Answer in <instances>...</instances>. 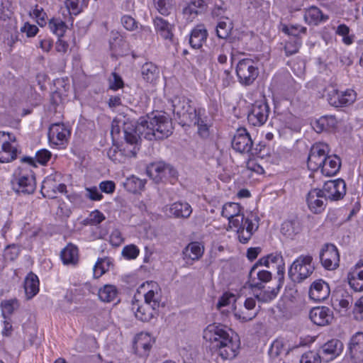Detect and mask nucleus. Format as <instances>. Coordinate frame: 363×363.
Wrapping results in <instances>:
<instances>
[{
    "instance_id": "obj_44",
    "label": "nucleus",
    "mask_w": 363,
    "mask_h": 363,
    "mask_svg": "<svg viewBox=\"0 0 363 363\" xmlns=\"http://www.w3.org/2000/svg\"><path fill=\"white\" fill-rule=\"evenodd\" d=\"M1 306L4 318H7L6 315H10L17 310L19 307V303L16 299H11L1 302Z\"/></svg>"
},
{
    "instance_id": "obj_10",
    "label": "nucleus",
    "mask_w": 363,
    "mask_h": 363,
    "mask_svg": "<svg viewBox=\"0 0 363 363\" xmlns=\"http://www.w3.org/2000/svg\"><path fill=\"white\" fill-rule=\"evenodd\" d=\"M240 348V341L239 338L231 337L227 341L219 343L217 348L212 351L216 352L223 359H233L237 357Z\"/></svg>"
},
{
    "instance_id": "obj_3",
    "label": "nucleus",
    "mask_w": 363,
    "mask_h": 363,
    "mask_svg": "<svg viewBox=\"0 0 363 363\" xmlns=\"http://www.w3.org/2000/svg\"><path fill=\"white\" fill-rule=\"evenodd\" d=\"M311 255H301L291 264L289 269V277L294 282L300 283L309 277L315 268L312 264Z\"/></svg>"
},
{
    "instance_id": "obj_28",
    "label": "nucleus",
    "mask_w": 363,
    "mask_h": 363,
    "mask_svg": "<svg viewBox=\"0 0 363 363\" xmlns=\"http://www.w3.org/2000/svg\"><path fill=\"white\" fill-rule=\"evenodd\" d=\"M61 259L64 264L74 265L78 262V249L72 244H69L61 252Z\"/></svg>"
},
{
    "instance_id": "obj_52",
    "label": "nucleus",
    "mask_w": 363,
    "mask_h": 363,
    "mask_svg": "<svg viewBox=\"0 0 363 363\" xmlns=\"http://www.w3.org/2000/svg\"><path fill=\"white\" fill-rule=\"evenodd\" d=\"M122 254L128 259H135L139 254V250L134 245H127L123 248Z\"/></svg>"
},
{
    "instance_id": "obj_40",
    "label": "nucleus",
    "mask_w": 363,
    "mask_h": 363,
    "mask_svg": "<svg viewBox=\"0 0 363 363\" xmlns=\"http://www.w3.org/2000/svg\"><path fill=\"white\" fill-rule=\"evenodd\" d=\"M282 281H279V284L276 288H272L271 290L261 291L256 295V298L259 301L264 303L272 301L277 296Z\"/></svg>"
},
{
    "instance_id": "obj_6",
    "label": "nucleus",
    "mask_w": 363,
    "mask_h": 363,
    "mask_svg": "<svg viewBox=\"0 0 363 363\" xmlns=\"http://www.w3.org/2000/svg\"><path fill=\"white\" fill-rule=\"evenodd\" d=\"M329 153V147L326 143H318L312 146L308 157L307 165L311 171L320 169Z\"/></svg>"
},
{
    "instance_id": "obj_59",
    "label": "nucleus",
    "mask_w": 363,
    "mask_h": 363,
    "mask_svg": "<svg viewBox=\"0 0 363 363\" xmlns=\"http://www.w3.org/2000/svg\"><path fill=\"white\" fill-rule=\"evenodd\" d=\"M234 315L235 318L242 322H247L252 320L255 316L256 313H248L245 311H235Z\"/></svg>"
},
{
    "instance_id": "obj_35",
    "label": "nucleus",
    "mask_w": 363,
    "mask_h": 363,
    "mask_svg": "<svg viewBox=\"0 0 363 363\" xmlns=\"http://www.w3.org/2000/svg\"><path fill=\"white\" fill-rule=\"evenodd\" d=\"M268 261L269 263V268L273 267V264H277L279 281H283L284 275V262L282 256L277 253L270 254L268 255Z\"/></svg>"
},
{
    "instance_id": "obj_61",
    "label": "nucleus",
    "mask_w": 363,
    "mask_h": 363,
    "mask_svg": "<svg viewBox=\"0 0 363 363\" xmlns=\"http://www.w3.org/2000/svg\"><path fill=\"white\" fill-rule=\"evenodd\" d=\"M196 125L198 126V133L202 138H206L208 136V128L199 116H198V123H196Z\"/></svg>"
},
{
    "instance_id": "obj_34",
    "label": "nucleus",
    "mask_w": 363,
    "mask_h": 363,
    "mask_svg": "<svg viewBox=\"0 0 363 363\" xmlns=\"http://www.w3.org/2000/svg\"><path fill=\"white\" fill-rule=\"evenodd\" d=\"M141 74L146 82H152L157 77L158 68L152 62H146L142 66Z\"/></svg>"
},
{
    "instance_id": "obj_48",
    "label": "nucleus",
    "mask_w": 363,
    "mask_h": 363,
    "mask_svg": "<svg viewBox=\"0 0 363 363\" xmlns=\"http://www.w3.org/2000/svg\"><path fill=\"white\" fill-rule=\"evenodd\" d=\"M172 0H154L155 5L158 11L164 16L168 15L172 9Z\"/></svg>"
},
{
    "instance_id": "obj_43",
    "label": "nucleus",
    "mask_w": 363,
    "mask_h": 363,
    "mask_svg": "<svg viewBox=\"0 0 363 363\" xmlns=\"http://www.w3.org/2000/svg\"><path fill=\"white\" fill-rule=\"evenodd\" d=\"M111 262L108 258L99 259L94 267V277L99 278L108 270Z\"/></svg>"
},
{
    "instance_id": "obj_33",
    "label": "nucleus",
    "mask_w": 363,
    "mask_h": 363,
    "mask_svg": "<svg viewBox=\"0 0 363 363\" xmlns=\"http://www.w3.org/2000/svg\"><path fill=\"white\" fill-rule=\"evenodd\" d=\"M206 4L204 0H192L190 4L184 9L183 13L194 18L199 13L205 10Z\"/></svg>"
},
{
    "instance_id": "obj_46",
    "label": "nucleus",
    "mask_w": 363,
    "mask_h": 363,
    "mask_svg": "<svg viewBox=\"0 0 363 363\" xmlns=\"http://www.w3.org/2000/svg\"><path fill=\"white\" fill-rule=\"evenodd\" d=\"M65 5L70 13L77 15L86 5V0H66Z\"/></svg>"
},
{
    "instance_id": "obj_27",
    "label": "nucleus",
    "mask_w": 363,
    "mask_h": 363,
    "mask_svg": "<svg viewBox=\"0 0 363 363\" xmlns=\"http://www.w3.org/2000/svg\"><path fill=\"white\" fill-rule=\"evenodd\" d=\"M2 136L5 135V133H0ZM18 150L11 145L9 142H4L1 145V150L0 151V162H10L14 160L17 157Z\"/></svg>"
},
{
    "instance_id": "obj_49",
    "label": "nucleus",
    "mask_w": 363,
    "mask_h": 363,
    "mask_svg": "<svg viewBox=\"0 0 363 363\" xmlns=\"http://www.w3.org/2000/svg\"><path fill=\"white\" fill-rule=\"evenodd\" d=\"M300 363H321L320 354L313 351H308L302 355Z\"/></svg>"
},
{
    "instance_id": "obj_19",
    "label": "nucleus",
    "mask_w": 363,
    "mask_h": 363,
    "mask_svg": "<svg viewBox=\"0 0 363 363\" xmlns=\"http://www.w3.org/2000/svg\"><path fill=\"white\" fill-rule=\"evenodd\" d=\"M350 286L355 291H363V262H358L348 273Z\"/></svg>"
},
{
    "instance_id": "obj_17",
    "label": "nucleus",
    "mask_w": 363,
    "mask_h": 363,
    "mask_svg": "<svg viewBox=\"0 0 363 363\" xmlns=\"http://www.w3.org/2000/svg\"><path fill=\"white\" fill-rule=\"evenodd\" d=\"M330 294L328 283L318 279L312 283L309 289V296L315 301H323L327 299Z\"/></svg>"
},
{
    "instance_id": "obj_7",
    "label": "nucleus",
    "mask_w": 363,
    "mask_h": 363,
    "mask_svg": "<svg viewBox=\"0 0 363 363\" xmlns=\"http://www.w3.org/2000/svg\"><path fill=\"white\" fill-rule=\"evenodd\" d=\"M146 172L155 183H160L167 177L175 178L177 176V171L170 164L163 162L150 164L147 166Z\"/></svg>"
},
{
    "instance_id": "obj_9",
    "label": "nucleus",
    "mask_w": 363,
    "mask_h": 363,
    "mask_svg": "<svg viewBox=\"0 0 363 363\" xmlns=\"http://www.w3.org/2000/svg\"><path fill=\"white\" fill-rule=\"evenodd\" d=\"M322 265L328 270L335 269L339 266L340 256L337 247L330 243L325 244L320 252Z\"/></svg>"
},
{
    "instance_id": "obj_15",
    "label": "nucleus",
    "mask_w": 363,
    "mask_h": 363,
    "mask_svg": "<svg viewBox=\"0 0 363 363\" xmlns=\"http://www.w3.org/2000/svg\"><path fill=\"white\" fill-rule=\"evenodd\" d=\"M309 209L314 213H320L325 209L327 199L319 189L310 191L306 198Z\"/></svg>"
},
{
    "instance_id": "obj_62",
    "label": "nucleus",
    "mask_w": 363,
    "mask_h": 363,
    "mask_svg": "<svg viewBox=\"0 0 363 363\" xmlns=\"http://www.w3.org/2000/svg\"><path fill=\"white\" fill-rule=\"evenodd\" d=\"M99 188L104 193L112 194L115 190L116 185L112 181H104L100 183Z\"/></svg>"
},
{
    "instance_id": "obj_23",
    "label": "nucleus",
    "mask_w": 363,
    "mask_h": 363,
    "mask_svg": "<svg viewBox=\"0 0 363 363\" xmlns=\"http://www.w3.org/2000/svg\"><path fill=\"white\" fill-rule=\"evenodd\" d=\"M341 161L340 157L336 155H327L324 164L320 168L321 172L326 176L331 177L335 175L340 170Z\"/></svg>"
},
{
    "instance_id": "obj_50",
    "label": "nucleus",
    "mask_w": 363,
    "mask_h": 363,
    "mask_svg": "<svg viewBox=\"0 0 363 363\" xmlns=\"http://www.w3.org/2000/svg\"><path fill=\"white\" fill-rule=\"evenodd\" d=\"M18 253L19 249L16 245H9L4 250V257L6 259L13 261L18 257Z\"/></svg>"
},
{
    "instance_id": "obj_41",
    "label": "nucleus",
    "mask_w": 363,
    "mask_h": 363,
    "mask_svg": "<svg viewBox=\"0 0 363 363\" xmlns=\"http://www.w3.org/2000/svg\"><path fill=\"white\" fill-rule=\"evenodd\" d=\"M298 223L295 220H286L281 225V232L287 237H292L299 231Z\"/></svg>"
},
{
    "instance_id": "obj_25",
    "label": "nucleus",
    "mask_w": 363,
    "mask_h": 363,
    "mask_svg": "<svg viewBox=\"0 0 363 363\" xmlns=\"http://www.w3.org/2000/svg\"><path fill=\"white\" fill-rule=\"evenodd\" d=\"M208 35L207 30L203 26H196L192 31L189 38L191 46L195 49L201 48Z\"/></svg>"
},
{
    "instance_id": "obj_45",
    "label": "nucleus",
    "mask_w": 363,
    "mask_h": 363,
    "mask_svg": "<svg viewBox=\"0 0 363 363\" xmlns=\"http://www.w3.org/2000/svg\"><path fill=\"white\" fill-rule=\"evenodd\" d=\"M49 28L53 33L61 38L64 35L67 26L62 21L53 18L49 22Z\"/></svg>"
},
{
    "instance_id": "obj_53",
    "label": "nucleus",
    "mask_w": 363,
    "mask_h": 363,
    "mask_svg": "<svg viewBox=\"0 0 363 363\" xmlns=\"http://www.w3.org/2000/svg\"><path fill=\"white\" fill-rule=\"evenodd\" d=\"M246 166L249 170L258 174H262L264 172L263 167L256 158L249 160Z\"/></svg>"
},
{
    "instance_id": "obj_60",
    "label": "nucleus",
    "mask_w": 363,
    "mask_h": 363,
    "mask_svg": "<svg viewBox=\"0 0 363 363\" xmlns=\"http://www.w3.org/2000/svg\"><path fill=\"white\" fill-rule=\"evenodd\" d=\"M238 234L239 241L242 243H247L253 235L252 233H250L245 229V226L237 230Z\"/></svg>"
},
{
    "instance_id": "obj_5",
    "label": "nucleus",
    "mask_w": 363,
    "mask_h": 363,
    "mask_svg": "<svg viewBox=\"0 0 363 363\" xmlns=\"http://www.w3.org/2000/svg\"><path fill=\"white\" fill-rule=\"evenodd\" d=\"M236 73L240 83L245 85L251 84L257 77L259 71L251 59H243L239 61Z\"/></svg>"
},
{
    "instance_id": "obj_22",
    "label": "nucleus",
    "mask_w": 363,
    "mask_h": 363,
    "mask_svg": "<svg viewBox=\"0 0 363 363\" xmlns=\"http://www.w3.org/2000/svg\"><path fill=\"white\" fill-rule=\"evenodd\" d=\"M54 183L55 180L51 177L46 178L43 182L41 192L44 197L55 199L57 191L60 193L66 192L67 186L65 184H60L56 187Z\"/></svg>"
},
{
    "instance_id": "obj_51",
    "label": "nucleus",
    "mask_w": 363,
    "mask_h": 363,
    "mask_svg": "<svg viewBox=\"0 0 363 363\" xmlns=\"http://www.w3.org/2000/svg\"><path fill=\"white\" fill-rule=\"evenodd\" d=\"M148 306H150L152 310H155L160 306L158 298L155 297V294L153 290H150L145 294V302Z\"/></svg>"
},
{
    "instance_id": "obj_56",
    "label": "nucleus",
    "mask_w": 363,
    "mask_h": 363,
    "mask_svg": "<svg viewBox=\"0 0 363 363\" xmlns=\"http://www.w3.org/2000/svg\"><path fill=\"white\" fill-rule=\"evenodd\" d=\"M36 160L41 164H45L51 157V152L45 149L36 152Z\"/></svg>"
},
{
    "instance_id": "obj_21",
    "label": "nucleus",
    "mask_w": 363,
    "mask_h": 363,
    "mask_svg": "<svg viewBox=\"0 0 363 363\" xmlns=\"http://www.w3.org/2000/svg\"><path fill=\"white\" fill-rule=\"evenodd\" d=\"M343 348L341 341L337 339H333L325 343L321 350L322 354L326 358V361L332 360L338 356Z\"/></svg>"
},
{
    "instance_id": "obj_16",
    "label": "nucleus",
    "mask_w": 363,
    "mask_h": 363,
    "mask_svg": "<svg viewBox=\"0 0 363 363\" xmlns=\"http://www.w3.org/2000/svg\"><path fill=\"white\" fill-rule=\"evenodd\" d=\"M309 318L314 324L324 326L331 323L333 313L326 306L315 307L311 310Z\"/></svg>"
},
{
    "instance_id": "obj_20",
    "label": "nucleus",
    "mask_w": 363,
    "mask_h": 363,
    "mask_svg": "<svg viewBox=\"0 0 363 363\" xmlns=\"http://www.w3.org/2000/svg\"><path fill=\"white\" fill-rule=\"evenodd\" d=\"M350 357L356 362L363 361V333H357L350 342Z\"/></svg>"
},
{
    "instance_id": "obj_57",
    "label": "nucleus",
    "mask_w": 363,
    "mask_h": 363,
    "mask_svg": "<svg viewBox=\"0 0 363 363\" xmlns=\"http://www.w3.org/2000/svg\"><path fill=\"white\" fill-rule=\"evenodd\" d=\"M86 196L92 201H99L103 196L96 186L86 188Z\"/></svg>"
},
{
    "instance_id": "obj_54",
    "label": "nucleus",
    "mask_w": 363,
    "mask_h": 363,
    "mask_svg": "<svg viewBox=\"0 0 363 363\" xmlns=\"http://www.w3.org/2000/svg\"><path fill=\"white\" fill-rule=\"evenodd\" d=\"M284 350V344L282 341L276 340L271 345L269 353L272 357L279 356Z\"/></svg>"
},
{
    "instance_id": "obj_64",
    "label": "nucleus",
    "mask_w": 363,
    "mask_h": 363,
    "mask_svg": "<svg viewBox=\"0 0 363 363\" xmlns=\"http://www.w3.org/2000/svg\"><path fill=\"white\" fill-rule=\"evenodd\" d=\"M354 313L359 315L357 318L363 319V297L358 299L354 303Z\"/></svg>"
},
{
    "instance_id": "obj_55",
    "label": "nucleus",
    "mask_w": 363,
    "mask_h": 363,
    "mask_svg": "<svg viewBox=\"0 0 363 363\" xmlns=\"http://www.w3.org/2000/svg\"><path fill=\"white\" fill-rule=\"evenodd\" d=\"M228 220L230 228L234 227L239 229L244 226L243 224L245 218H244L243 214L239 213L238 216L232 217V218H229Z\"/></svg>"
},
{
    "instance_id": "obj_63",
    "label": "nucleus",
    "mask_w": 363,
    "mask_h": 363,
    "mask_svg": "<svg viewBox=\"0 0 363 363\" xmlns=\"http://www.w3.org/2000/svg\"><path fill=\"white\" fill-rule=\"evenodd\" d=\"M113 81L110 82V88L113 90H116L119 88L123 87V82L121 77L118 75L116 72L112 73Z\"/></svg>"
},
{
    "instance_id": "obj_30",
    "label": "nucleus",
    "mask_w": 363,
    "mask_h": 363,
    "mask_svg": "<svg viewBox=\"0 0 363 363\" xmlns=\"http://www.w3.org/2000/svg\"><path fill=\"white\" fill-rule=\"evenodd\" d=\"M118 295V290L114 285L106 284L100 288L98 291L99 299L105 303L113 301Z\"/></svg>"
},
{
    "instance_id": "obj_13",
    "label": "nucleus",
    "mask_w": 363,
    "mask_h": 363,
    "mask_svg": "<svg viewBox=\"0 0 363 363\" xmlns=\"http://www.w3.org/2000/svg\"><path fill=\"white\" fill-rule=\"evenodd\" d=\"M355 95L353 90L340 92L337 89H333L328 94V101L335 107L348 106L355 101Z\"/></svg>"
},
{
    "instance_id": "obj_18",
    "label": "nucleus",
    "mask_w": 363,
    "mask_h": 363,
    "mask_svg": "<svg viewBox=\"0 0 363 363\" xmlns=\"http://www.w3.org/2000/svg\"><path fill=\"white\" fill-rule=\"evenodd\" d=\"M69 135V129L63 123H54L49 128V140L56 145L62 144L64 141H67Z\"/></svg>"
},
{
    "instance_id": "obj_39",
    "label": "nucleus",
    "mask_w": 363,
    "mask_h": 363,
    "mask_svg": "<svg viewBox=\"0 0 363 363\" xmlns=\"http://www.w3.org/2000/svg\"><path fill=\"white\" fill-rule=\"evenodd\" d=\"M145 184V180L133 176L127 179L126 182L125 183V186L129 191L136 193L143 189Z\"/></svg>"
},
{
    "instance_id": "obj_38",
    "label": "nucleus",
    "mask_w": 363,
    "mask_h": 363,
    "mask_svg": "<svg viewBox=\"0 0 363 363\" xmlns=\"http://www.w3.org/2000/svg\"><path fill=\"white\" fill-rule=\"evenodd\" d=\"M150 341V337L147 334L141 333L135 337L134 347L136 350L143 349L145 352H147L152 347Z\"/></svg>"
},
{
    "instance_id": "obj_58",
    "label": "nucleus",
    "mask_w": 363,
    "mask_h": 363,
    "mask_svg": "<svg viewBox=\"0 0 363 363\" xmlns=\"http://www.w3.org/2000/svg\"><path fill=\"white\" fill-rule=\"evenodd\" d=\"M121 23L124 28L128 30H133L137 28V22L130 16H125L121 18Z\"/></svg>"
},
{
    "instance_id": "obj_11",
    "label": "nucleus",
    "mask_w": 363,
    "mask_h": 363,
    "mask_svg": "<svg viewBox=\"0 0 363 363\" xmlns=\"http://www.w3.org/2000/svg\"><path fill=\"white\" fill-rule=\"evenodd\" d=\"M269 107L266 102L256 101L248 113L247 120L254 126H260L267 120Z\"/></svg>"
},
{
    "instance_id": "obj_4",
    "label": "nucleus",
    "mask_w": 363,
    "mask_h": 363,
    "mask_svg": "<svg viewBox=\"0 0 363 363\" xmlns=\"http://www.w3.org/2000/svg\"><path fill=\"white\" fill-rule=\"evenodd\" d=\"M230 331L225 325L220 324H211L203 330V338L210 343V349L217 348L219 343L224 342L230 339Z\"/></svg>"
},
{
    "instance_id": "obj_36",
    "label": "nucleus",
    "mask_w": 363,
    "mask_h": 363,
    "mask_svg": "<svg viewBox=\"0 0 363 363\" xmlns=\"http://www.w3.org/2000/svg\"><path fill=\"white\" fill-rule=\"evenodd\" d=\"M341 309L347 310L353 303L352 296L345 291H340L335 300Z\"/></svg>"
},
{
    "instance_id": "obj_24",
    "label": "nucleus",
    "mask_w": 363,
    "mask_h": 363,
    "mask_svg": "<svg viewBox=\"0 0 363 363\" xmlns=\"http://www.w3.org/2000/svg\"><path fill=\"white\" fill-rule=\"evenodd\" d=\"M132 310L134 311L135 317L143 322L149 321L153 316V310L147 303L140 304L138 301H133Z\"/></svg>"
},
{
    "instance_id": "obj_29",
    "label": "nucleus",
    "mask_w": 363,
    "mask_h": 363,
    "mask_svg": "<svg viewBox=\"0 0 363 363\" xmlns=\"http://www.w3.org/2000/svg\"><path fill=\"white\" fill-rule=\"evenodd\" d=\"M169 212L177 218H189L192 212L191 206L187 203L175 202L171 205Z\"/></svg>"
},
{
    "instance_id": "obj_8",
    "label": "nucleus",
    "mask_w": 363,
    "mask_h": 363,
    "mask_svg": "<svg viewBox=\"0 0 363 363\" xmlns=\"http://www.w3.org/2000/svg\"><path fill=\"white\" fill-rule=\"evenodd\" d=\"M320 191L327 200L338 201L346 194V184L342 179L330 180L325 182Z\"/></svg>"
},
{
    "instance_id": "obj_2",
    "label": "nucleus",
    "mask_w": 363,
    "mask_h": 363,
    "mask_svg": "<svg viewBox=\"0 0 363 363\" xmlns=\"http://www.w3.org/2000/svg\"><path fill=\"white\" fill-rule=\"evenodd\" d=\"M191 101L184 97L176 98L173 101V112L179 120V123L184 125H196L200 113L191 106Z\"/></svg>"
},
{
    "instance_id": "obj_14",
    "label": "nucleus",
    "mask_w": 363,
    "mask_h": 363,
    "mask_svg": "<svg viewBox=\"0 0 363 363\" xmlns=\"http://www.w3.org/2000/svg\"><path fill=\"white\" fill-rule=\"evenodd\" d=\"M35 188V178L33 174L20 176L13 182V189L18 194H32Z\"/></svg>"
},
{
    "instance_id": "obj_31",
    "label": "nucleus",
    "mask_w": 363,
    "mask_h": 363,
    "mask_svg": "<svg viewBox=\"0 0 363 363\" xmlns=\"http://www.w3.org/2000/svg\"><path fill=\"white\" fill-rule=\"evenodd\" d=\"M154 24L157 31L163 38L172 40L173 37L172 26L167 21L162 18L156 17L154 20Z\"/></svg>"
},
{
    "instance_id": "obj_37",
    "label": "nucleus",
    "mask_w": 363,
    "mask_h": 363,
    "mask_svg": "<svg viewBox=\"0 0 363 363\" xmlns=\"http://www.w3.org/2000/svg\"><path fill=\"white\" fill-rule=\"evenodd\" d=\"M184 254L192 260H196L201 257L203 250L199 242H191L184 249Z\"/></svg>"
},
{
    "instance_id": "obj_1",
    "label": "nucleus",
    "mask_w": 363,
    "mask_h": 363,
    "mask_svg": "<svg viewBox=\"0 0 363 363\" xmlns=\"http://www.w3.org/2000/svg\"><path fill=\"white\" fill-rule=\"evenodd\" d=\"M172 129L171 120L161 114L147 116V118H140L136 125L125 123L123 128L124 138L127 143V147L123 149L125 156H136L141 137L148 140H164L172 135Z\"/></svg>"
},
{
    "instance_id": "obj_26",
    "label": "nucleus",
    "mask_w": 363,
    "mask_h": 363,
    "mask_svg": "<svg viewBox=\"0 0 363 363\" xmlns=\"http://www.w3.org/2000/svg\"><path fill=\"white\" fill-rule=\"evenodd\" d=\"M24 289L27 299L32 298L39 291V280L38 277L30 272L24 281Z\"/></svg>"
},
{
    "instance_id": "obj_12",
    "label": "nucleus",
    "mask_w": 363,
    "mask_h": 363,
    "mask_svg": "<svg viewBox=\"0 0 363 363\" xmlns=\"http://www.w3.org/2000/svg\"><path fill=\"white\" fill-rule=\"evenodd\" d=\"M252 138L245 128H240L236 130L232 140L233 148L240 153H248L252 147Z\"/></svg>"
},
{
    "instance_id": "obj_42",
    "label": "nucleus",
    "mask_w": 363,
    "mask_h": 363,
    "mask_svg": "<svg viewBox=\"0 0 363 363\" xmlns=\"http://www.w3.org/2000/svg\"><path fill=\"white\" fill-rule=\"evenodd\" d=\"M241 207L237 203H228L223 206L221 215L228 219L232 218L240 213Z\"/></svg>"
},
{
    "instance_id": "obj_32",
    "label": "nucleus",
    "mask_w": 363,
    "mask_h": 363,
    "mask_svg": "<svg viewBox=\"0 0 363 363\" xmlns=\"http://www.w3.org/2000/svg\"><path fill=\"white\" fill-rule=\"evenodd\" d=\"M304 19L308 23L316 25L320 21L328 19V16H325L318 8L311 6L306 10Z\"/></svg>"
},
{
    "instance_id": "obj_47",
    "label": "nucleus",
    "mask_w": 363,
    "mask_h": 363,
    "mask_svg": "<svg viewBox=\"0 0 363 363\" xmlns=\"http://www.w3.org/2000/svg\"><path fill=\"white\" fill-rule=\"evenodd\" d=\"M232 29L233 25L231 23H227L225 21H220L216 27L217 35L220 38L225 39L229 36Z\"/></svg>"
}]
</instances>
